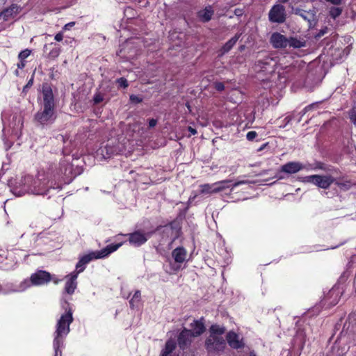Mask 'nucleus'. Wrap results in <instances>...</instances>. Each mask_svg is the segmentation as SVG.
<instances>
[{"label": "nucleus", "mask_w": 356, "mask_h": 356, "mask_svg": "<svg viewBox=\"0 0 356 356\" xmlns=\"http://www.w3.org/2000/svg\"><path fill=\"white\" fill-rule=\"evenodd\" d=\"M304 168V165L300 162L290 161L282 165L280 168V172L289 175L295 174L302 170Z\"/></svg>", "instance_id": "19"}, {"label": "nucleus", "mask_w": 356, "mask_h": 356, "mask_svg": "<svg viewBox=\"0 0 356 356\" xmlns=\"http://www.w3.org/2000/svg\"><path fill=\"white\" fill-rule=\"evenodd\" d=\"M213 15V10L211 7L206 8L203 10L199 12V17L204 22H207L211 20Z\"/></svg>", "instance_id": "28"}, {"label": "nucleus", "mask_w": 356, "mask_h": 356, "mask_svg": "<svg viewBox=\"0 0 356 356\" xmlns=\"http://www.w3.org/2000/svg\"><path fill=\"white\" fill-rule=\"evenodd\" d=\"M115 82L118 83V88H127L129 86L128 81L124 77L117 79Z\"/></svg>", "instance_id": "33"}, {"label": "nucleus", "mask_w": 356, "mask_h": 356, "mask_svg": "<svg viewBox=\"0 0 356 356\" xmlns=\"http://www.w3.org/2000/svg\"><path fill=\"white\" fill-rule=\"evenodd\" d=\"M49 45H54V47L50 50L47 55L49 59L54 60L59 56L61 52L60 47L57 46L56 44L51 42Z\"/></svg>", "instance_id": "30"}, {"label": "nucleus", "mask_w": 356, "mask_h": 356, "mask_svg": "<svg viewBox=\"0 0 356 356\" xmlns=\"http://www.w3.org/2000/svg\"><path fill=\"white\" fill-rule=\"evenodd\" d=\"M31 54V50L29 49H25L24 50H22L19 52L18 54V59L19 60H26Z\"/></svg>", "instance_id": "32"}, {"label": "nucleus", "mask_w": 356, "mask_h": 356, "mask_svg": "<svg viewBox=\"0 0 356 356\" xmlns=\"http://www.w3.org/2000/svg\"><path fill=\"white\" fill-rule=\"evenodd\" d=\"M277 64V61L269 54L266 55L264 58L259 59L255 63V68L261 72H273Z\"/></svg>", "instance_id": "11"}, {"label": "nucleus", "mask_w": 356, "mask_h": 356, "mask_svg": "<svg viewBox=\"0 0 356 356\" xmlns=\"http://www.w3.org/2000/svg\"><path fill=\"white\" fill-rule=\"evenodd\" d=\"M177 347L176 341L172 339H169L165 343L164 348L161 350L160 356H169Z\"/></svg>", "instance_id": "24"}, {"label": "nucleus", "mask_w": 356, "mask_h": 356, "mask_svg": "<svg viewBox=\"0 0 356 356\" xmlns=\"http://www.w3.org/2000/svg\"><path fill=\"white\" fill-rule=\"evenodd\" d=\"M128 237V241L131 245L140 247L145 244L150 237V233H145L141 230H136L132 233L122 234Z\"/></svg>", "instance_id": "9"}, {"label": "nucleus", "mask_w": 356, "mask_h": 356, "mask_svg": "<svg viewBox=\"0 0 356 356\" xmlns=\"http://www.w3.org/2000/svg\"><path fill=\"white\" fill-rule=\"evenodd\" d=\"M75 25L74 22H71L66 24L62 29L63 31L70 30Z\"/></svg>", "instance_id": "41"}, {"label": "nucleus", "mask_w": 356, "mask_h": 356, "mask_svg": "<svg viewBox=\"0 0 356 356\" xmlns=\"http://www.w3.org/2000/svg\"><path fill=\"white\" fill-rule=\"evenodd\" d=\"M250 356H257L254 350L250 352Z\"/></svg>", "instance_id": "51"}, {"label": "nucleus", "mask_w": 356, "mask_h": 356, "mask_svg": "<svg viewBox=\"0 0 356 356\" xmlns=\"http://www.w3.org/2000/svg\"><path fill=\"white\" fill-rule=\"evenodd\" d=\"M330 175H313L307 176L305 177L307 182L312 183L316 186L323 188L327 189L334 182V175L329 172Z\"/></svg>", "instance_id": "7"}, {"label": "nucleus", "mask_w": 356, "mask_h": 356, "mask_svg": "<svg viewBox=\"0 0 356 356\" xmlns=\"http://www.w3.org/2000/svg\"><path fill=\"white\" fill-rule=\"evenodd\" d=\"M293 13L294 15L301 17L305 21L307 22L309 26L316 19V10L315 8L306 10L298 7L293 9Z\"/></svg>", "instance_id": "15"}, {"label": "nucleus", "mask_w": 356, "mask_h": 356, "mask_svg": "<svg viewBox=\"0 0 356 356\" xmlns=\"http://www.w3.org/2000/svg\"><path fill=\"white\" fill-rule=\"evenodd\" d=\"M71 172L72 165L70 161L62 160L58 164H50L46 171V176L52 188L61 189L63 183L66 182L65 177H68Z\"/></svg>", "instance_id": "2"}, {"label": "nucleus", "mask_w": 356, "mask_h": 356, "mask_svg": "<svg viewBox=\"0 0 356 356\" xmlns=\"http://www.w3.org/2000/svg\"><path fill=\"white\" fill-rule=\"evenodd\" d=\"M316 106H317L316 104H312L307 106L306 107H305L303 108V110L302 111V115H305L307 112H308L309 111L312 110V108H314V107H316Z\"/></svg>", "instance_id": "40"}, {"label": "nucleus", "mask_w": 356, "mask_h": 356, "mask_svg": "<svg viewBox=\"0 0 356 356\" xmlns=\"http://www.w3.org/2000/svg\"><path fill=\"white\" fill-rule=\"evenodd\" d=\"M129 99L131 102L134 104H139L143 102V98L136 95H131L129 97Z\"/></svg>", "instance_id": "35"}, {"label": "nucleus", "mask_w": 356, "mask_h": 356, "mask_svg": "<svg viewBox=\"0 0 356 356\" xmlns=\"http://www.w3.org/2000/svg\"><path fill=\"white\" fill-rule=\"evenodd\" d=\"M161 227H162L161 226H159V227H157V228H156V231H158V230H159V229H160V228H161Z\"/></svg>", "instance_id": "53"}, {"label": "nucleus", "mask_w": 356, "mask_h": 356, "mask_svg": "<svg viewBox=\"0 0 356 356\" xmlns=\"http://www.w3.org/2000/svg\"><path fill=\"white\" fill-rule=\"evenodd\" d=\"M241 35V33H236L234 37L229 39L220 49V51L221 54L222 55L229 52L236 44Z\"/></svg>", "instance_id": "23"}, {"label": "nucleus", "mask_w": 356, "mask_h": 356, "mask_svg": "<svg viewBox=\"0 0 356 356\" xmlns=\"http://www.w3.org/2000/svg\"><path fill=\"white\" fill-rule=\"evenodd\" d=\"M204 320L202 318L200 320H195L193 323H191L192 333L195 337L200 336L205 332L204 323L202 321Z\"/></svg>", "instance_id": "21"}, {"label": "nucleus", "mask_w": 356, "mask_h": 356, "mask_svg": "<svg viewBox=\"0 0 356 356\" xmlns=\"http://www.w3.org/2000/svg\"><path fill=\"white\" fill-rule=\"evenodd\" d=\"M213 86L217 91L222 92L225 90V85L222 82H215Z\"/></svg>", "instance_id": "37"}, {"label": "nucleus", "mask_w": 356, "mask_h": 356, "mask_svg": "<svg viewBox=\"0 0 356 356\" xmlns=\"http://www.w3.org/2000/svg\"><path fill=\"white\" fill-rule=\"evenodd\" d=\"M18 69H24L26 66V60H19V62L17 65Z\"/></svg>", "instance_id": "45"}, {"label": "nucleus", "mask_w": 356, "mask_h": 356, "mask_svg": "<svg viewBox=\"0 0 356 356\" xmlns=\"http://www.w3.org/2000/svg\"><path fill=\"white\" fill-rule=\"evenodd\" d=\"M65 306H63L65 309V312L63 314L60 318L58 319L56 324V330L55 333L58 335L67 336L70 331V325L73 322V311L70 307L69 303L65 301Z\"/></svg>", "instance_id": "5"}, {"label": "nucleus", "mask_w": 356, "mask_h": 356, "mask_svg": "<svg viewBox=\"0 0 356 356\" xmlns=\"http://www.w3.org/2000/svg\"><path fill=\"white\" fill-rule=\"evenodd\" d=\"M290 0H277V1L279 2L278 4H282V3H286L289 1Z\"/></svg>", "instance_id": "50"}, {"label": "nucleus", "mask_w": 356, "mask_h": 356, "mask_svg": "<svg viewBox=\"0 0 356 356\" xmlns=\"http://www.w3.org/2000/svg\"><path fill=\"white\" fill-rule=\"evenodd\" d=\"M175 222L172 221V222H170L169 225L165 226L164 227L165 229H164L163 232H165V231H168L169 229L172 230V229H175Z\"/></svg>", "instance_id": "43"}, {"label": "nucleus", "mask_w": 356, "mask_h": 356, "mask_svg": "<svg viewBox=\"0 0 356 356\" xmlns=\"http://www.w3.org/2000/svg\"><path fill=\"white\" fill-rule=\"evenodd\" d=\"M43 97V109L38 111L34 115L35 122L42 126L53 124L56 118V105L52 89L48 83H43L42 88Z\"/></svg>", "instance_id": "1"}, {"label": "nucleus", "mask_w": 356, "mask_h": 356, "mask_svg": "<svg viewBox=\"0 0 356 356\" xmlns=\"http://www.w3.org/2000/svg\"><path fill=\"white\" fill-rule=\"evenodd\" d=\"M51 188L49 181H47L45 178L40 179L38 177L33 180L29 190L33 194L44 195L48 193L49 189Z\"/></svg>", "instance_id": "10"}, {"label": "nucleus", "mask_w": 356, "mask_h": 356, "mask_svg": "<svg viewBox=\"0 0 356 356\" xmlns=\"http://www.w3.org/2000/svg\"><path fill=\"white\" fill-rule=\"evenodd\" d=\"M229 182H230L229 180H224L222 181L216 182L213 185H210L209 184L201 185V193H211L222 191L227 188L225 184Z\"/></svg>", "instance_id": "18"}, {"label": "nucleus", "mask_w": 356, "mask_h": 356, "mask_svg": "<svg viewBox=\"0 0 356 356\" xmlns=\"http://www.w3.org/2000/svg\"><path fill=\"white\" fill-rule=\"evenodd\" d=\"M22 10V8L17 4H12L8 8L3 9L0 13V18L4 21H8L11 18H13L17 14H18Z\"/></svg>", "instance_id": "20"}, {"label": "nucleus", "mask_w": 356, "mask_h": 356, "mask_svg": "<svg viewBox=\"0 0 356 356\" xmlns=\"http://www.w3.org/2000/svg\"><path fill=\"white\" fill-rule=\"evenodd\" d=\"M234 14L237 16H241L243 14L242 10L239 8H236L234 10Z\"/></svg>", "instance_id": "49"}, {"label": "nucleus", "mask_w": 356, "mask_h": 356, "mask_svg": "<svg viewBox=\"0 0 356 356\" xmlns=\"http://www.w3.org/2000/svg\"><path fill=\"white\" fill-rule=\"evenodd\" d=\"M318 168L334 175L333 184L342 191H348L350 188L352 183L348 177L343 175L340 170L334 167L326 168L323 163H319Z\"/></svg>", "instance_id": "4"}, {"label": "nucleus", "mask_w": 356, "mask_h": 356, "mask_svg": "<svg viewBox=\"0 0 356 356\" xmlns=\"http://www.w3.org/2000/svg\"><path fill=\"white\" fill-rule=\"evenodd\" d=\"M156 124H157L156 119L152 118V119L149 120V121H148L149 128L154 127L156 125Z\"/></svg>", "instance_id": "44"}, {"label": "nucleus", "mask_w": 356, "mask_h": 356, "mask_svg": "<svg viewBox=\"0 0 356 356\" xmlns=\"http://www.w3.org/2000/svg\"><path fill=\"white\" fill-rule=\"evenodd\" d=\"M63 31L58 32L54 36V40L56 41H57V42H60V41L63 40Z\"/></svg>", "instance_id": "42"}, {"label": "nucleus", "mask_w": 356, "mask_h": 356, "mask_svg": "<svg viewBox=\"0 0 356 356\" xmlns=\"http://www.w3.org/2000/svg\"><path fill=\"white\" fill-rule=\"evenodd\" d=\"M47 47V44H45L44 48L46 49Z\"/></svg>", "instance_id": "55"}, {"label": "nucleus", "mask_w": 356, "mask_h": 356, "mask_svg": "<svg viewBox=\"0 0 356 356\" xmlns=\"http://www.w3.org/2000/svg\"><path fill=\"white\" fill-rule=\"evenodd\" d=\"M270 42L275 49L286 48L289 44L288 38L278 32H275L271 35Z\"/></svg>", "instance_id": "16"}, {"label": "nucleus", "mask_w": 356, "mask_h": 356, "mask_svg": "<svg viewBox=\"0 0 356 356\" xmlns=\"http://www.w3.org/2000/svg\"><path fill=\"white\" fill-rule=\"evenodd\" d=\"M33 84V77L32 76L29 80V81L27 82V83L26 84V86H24L23 88V92H26L28 89L29 88H31Z\"/></svg>", "instance_id": "39"}, {"label": "nucleus", "mask_w": 356, "mask_h": 356, "mask_svg": "<svg viewBox=\"0 0 356 356\" xmlns=\"http://www.w3.org/2000/svg\"><path fill=\"white\" fill-rule=\"evenodd\" d=\"M327 28L325 27L324 29H321L317 35L318 37H321L327 33Z\"/></svg>", "instance_id": "47"}, {"label": "nucleus", "mask_w": 356, "mask_h": 356, "mask_svg": "<svg viewBox=\"0 0 356 356\" xmlns=\"http://www.w3.org/2000/svg\"><path fill=\"white\" fill-rule=\"evenodd\" d=\"M140 301H141V293L139 290H137L135 291L131 299L129 300L130 307L132 309L138 307Z\"/></svg>", "instance_id": "29"}, {"label": "nucleus", "mask_w": 356, "mask_h": 356, "mask_svg": "<svg viewBox=\"0 0 356 356\" xmlns=\"http://www.w3.org/2000/svg\"><path fill=\"white\" fill-rule=\"evenodd\" d=\"M257 136V133L254 131H248L246 134V138L249 141H252Z\"/></svg>", "instance_id": "36"}, {"label": "nucleus", "mask_w": 356, "mask_h": 356, "mask_svg": "<svg viewBox=\"0 0 356 356\" xmlns=\"http://www.w3.org/2000/svg\"><path fill=\"white\" fill-rule=\"evenodd\" d=\"M124 244V242L118 243H112L108 245L101 250L91 252L87 254H85L79 258L78 262L76 264V268L72 272L77 275L82 273L85 269L86 265L93 259H103L108 257L111 253L114 252Z\"/></svg>", "instance_id": "3"}, {"label": "nucleus", "mask_w": 356, "mask_h": 356, "mask_svg": "<svg viewBox=\"0 0 356 356\" xmlns=\"http://www.w3.org/2000/svg\"><path fill=\"white\" fill-rule=\"evenodd\" d=\"M350 118L352 122L356 124V107L352 108L350 113Z\"/></svg>", "instance_id": "38"}, {"label": "nucleus", "mask_w": 356, "mask_h": 356, "mask_svg": "<svg viewBox=\"0 0 356 356\" xmlns=\"http://www.w3.org/2000/svg\"><path fill=\"white\" fill-rule=\"evenodd\" d=\"M65 335H58L57 333H55L54 339L53 341V346L55 350V355L58 356V352H60V356L62 355V351L60 348L63 346V338Z\"/></svg>", "instance_id": "25"}, {"label": "nucleus", "mask_w": 356, "mask_h": 356, "mask_svg": "<svg viewBox=\"0 0 356 356\" xmlns=\"http://www.w3.org/2000/svg\"><path fill=\"white\" fill-rule=\"evenodd\" d=\"M51 280V275L45 270H38L30 277V281L34 286L44 285Z\"/></svg>", "instance_id": "14"}, {"label": "nucleus", "mask_w": 356, "mask_h": 356, "mask_svg": "<svg viewBox=\"0 0 356 356\" xmlns=\"http://www.w3.org/2000/svg\"><path fill=\"white\" fill-rule=\"evenodd\" d=\"M78 275L74 273H70L65 277V284L64 291L69 295H72L77 288Z\"/></svg>", "instance_id": "17"}, {"label": "nucleus", "mask_w": 356, "mask_h": 356, "mask_svg": "<svg viewBox=\"0 0 356 356\" xmlns=\"http://www.w3.org/2000/svg\"><path fill=\"white\" fill-rule=\"evenodd\" d=\"M238 184H239V183H236V184H234V186H238Z\"/></svg>", "instance_id": "54"}, {"label": "nucleus", "mask_w": 356, "mask_h": 356, "mask_svg": "<svg viewBox=\"0 0 356 356\" xmlns=\"http://www.w3.org/2000/svg\"><path fill=\"white\" fill-rule=\"evenodd\" d=\"M188 130L192 135H195L197 134V130L191 127H188Z\"/></svg>", "instance_id": "48"}, {"label": "nucleus", "mask_w": 356, "mask_h": 356, "mask_svg": "<svg viewBox=\"0 0 356 356\" xmlns=\"http://www.w3.org/2000/svg\"><path fill=\"white\" fill-rule=\"evenodd\" d=\"M342 8L339 7H331L329 10V15L334 19H336L342 13Z\"/></svg>", "instance_id": "31"}, {"label": "nucleus", "mask_w": 356, "mask_h": 356, "mask_svg": "<svg viewBox=\"0 0 356 356\" xmlns=\"http://www.w3.org/2000/svg\"><path fill=\"white\" fill-rule=\"evenodd\" d=\"M285 7L282 4H275L268 13V20L271 23L282 24L286 21Z\"/></svg>", "instance_id": "8"}, {"label": "nucleus", "mask_w": 356, "mask_h": 356, "mask_svg": "<svg viewBox=\"0 0 356 356\" xmlns=\"http://www.w3.org/2000/svg\"><path fill=\"white\" fill-rule=\"evenodd\" d=\"M226 328L218 324H213L209 327V335L222 336L225 333Z\"/></svg>", "instance_id": "27"}, {"label": "nucleus", "mask_w": 356, "mask_h": 356, "mask_svg": "<svg viewBox=\"0 0 356 356\" xmlns=\"http://www.w3.org/2000/svg\"><path fill=\"white\" fill-rule=\"evenodd\" d=\"M205 348L209 353H218L226 348V341L222 336L209 335L205 340Z\"/></svg>", "instance_id": "6"}, {"label": "nucleus", "mask_w": 356, "mask_h": 356, "mask_svg": "<svg viewBox=\"0 0 356 356\" xmlns=\"http://www.w3.org/2000/svg\"><path fill=\"white\" fill-rule=\"evenodd\" d=\"M186 250L183 247L176 248L172 252V256L177 263H183L186 259Z\"/></svg>", "instance_id": "22"}, {"label": "nucleus", "mask_w": 356, "mask_h": 356, "mask_svg": "<svg viewBox=\"0 0 356 356\" xmlns=\"http://www.w3.org/2000/svg\"><path fill=\"white\" fill-rule=\"evenodd\" d=\"M104 96L100 92H97L95 94L93 97V102L95 104H98L103 102Z\"/></svg>", "instance_id": "34"}, {"label": "nucleus", "mask_w": 356, "mask_h": 356, "mask_svg": "<svg viewBox=\"0 0 356 356\" xmlns=\"http://www.w3.org/2000/svg\"><path fill=\"white\" fill-rule=\"evenodd\" d=\"M225 341L229 346L234 350L243 349L245 347L243 338H241L239 334L233 330L229 331L226 334Z\"/></svg>", "instance_id": "12"}, {"label": "nucleus", "mask_w": 356, "mask_h": 356, "mask_svg": "<svg viewBox=\"0 0 356 356\" xmlns=\"http://www.w3.org/2000/svg\"><path fill=\"white\" fill-rule=\"evenodd\" d=\"M195 337L191 330L184 327L177 336V344L181 350H186L192 343V339Z\"/></svg>", "instance_id": "13"}, {"label": "nucleus", "mask_w": 356, "mask_h": 356, "mask_svg": "<svg viewBox=\"0 0 356 356\" xmlns=\"http://www.w3.org/2000/svg\"><path fill=\"white\" fill-rule=\"evenodd\" d=\"M15 74L16 76H18V75H19L18 70H16L15 71Z\"/></svg>", "instance_id": "52"}, {"label": "nucleus", "mask_w": 356, "mask_h": 356, "mask_svg": "<svg viewBox=\"0 0 356 356\" xmlns=\"http://www.w3.org/2000/svg\"><path fill=\"white\" fill-rule=\"evenodd\" d=\"M327 2L332 3L333 5L339 6L342 3V0H325Z\"/></svg>", "instance_id": "46"}, {"label": "nucleus", "mask_w": 356, "mask_h": 356, "mask_svg": "<svg viewBox=\"0 0 356 356\" xmlns=\"http://www.w3.org/2000/svg\"><path fill=\"white\" fill-rule=\"evenodd\" d=\"M288 46H289L290 47L298 49L305 47L306 46V41L303 39L300 40L295 37H290L289 38H288Z\"/></svg>", "instance_id": "26"}]
</instances>
